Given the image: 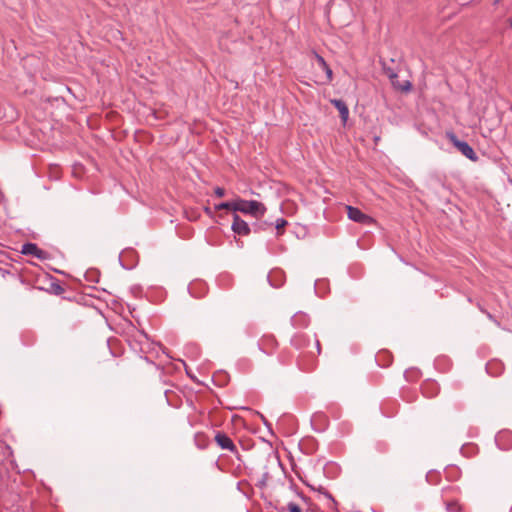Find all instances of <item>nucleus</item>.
<instances>
[{
    "mask_svg": "<svg viewBox=\"0 0 512 512\" xmlns=\"http://www.w3.org/2000/svg\"><path fill=\"white\" fill-rule=\"evenodd\" d=\"M236 205V212H242L244 214L251 215L256 219L261 218L266 212V207L261 202L255 200L249 201L236 198Z\"/></svg>",
    "mask_w": 512,
    "mask_h": 512,
    "instance_id": "obj_1",
    "label": "nucleus"
},
{
    "mask_svg": "<svg viewBox=\"0 0 512 512\" xmlns=\"http://www.w3.org/2000/svg\"><path fill=\"white\" fill-rule=\"evenodd\" d=\"M447 138L465 157L473 161L477 159L476 153L467 142L460 141L454 133H447Z\"/></svg>",
    "mask_w": 512,
    "mask_h": 512,
    "instance_id": "obj_2",
    "label": "nucleus"
},
{
    "mask_svg": "<svg viewBox=\"0 0 512 512\" xmlns=\"http://www.w3.org/2000/svg\"><path fill=\"white\" fill-rule=\"evenodd\" d=\"M346 210H347L348 218L354 222L365 224V225H371L374 223V220L372 217L364 214L362 211H360L356 207L346 206Z\"/></svg>",
    "mask_w": 512,
    "mask_h": 512,
    "instance_id": "obj_3",
    "label": "nucleus"
},
{
    "mask_svg": "<svg viewBox=\"0 0 512 512\" xmlns=\"http://www.w3.org/2000/svg\"><path fill=\"white\" fill-rule=\"evenodd\" d=\"M231 229L234 233L241 236H248L251 231L248 223L244 221L242 218H240V216L237 214L233 215Z\"/></svg>",
    "mask_w": 512,
    "mask_h": 512,
    "instance_id": "obj_4",
    "label": "nucleus"
},
{
    "mask_svg": "<svg viewBox=\"0 0 512 512\" xmlns=\"http://www.w3.org/2000/svg\"><path fill=\"white\" fill-rule=\"evenodd\" d=\"M21 253L24 255H31L38 259H46L47 253L43 250H41L36 244L34 243H26L22 246Z\"/></svg>",
    "mask_w": 512,
    "mask_h": 512,
    "instance_id": "obj_5",
    "label": "nucleus"
},
{
    "mask_svg": "<svg viewBox=\"0 0 512 512\" xmlns=\"http://www.w3.org/2000/svg\"><path fill=\"white\" fill-rule=\"evenodd\" d=\"M215 441L222 449L229 450L231 452H236L237 450L231 438L224 433H217L215 435Z\"/></svg>",
    "mask_w": 512,
    "mask_h": 512,
    "instance_id": "obj_6",
    "label": "nucleus"
},
{
    "mask_svg": "<svg viewBox=\"0 0 512 512\" xmlns=\"http://www.w3.org/2000/svg\"><path fill=\"white\" fill-rule=\"evenodd\" d=\"M331 103L337 108V110L340 113L342 122H343V124H345L349 117V109H348L347 105L342 100H338V99H332Z\"/></svg>",
    "mask_w": 512,
    "mask_h": 512,
    "instance_id": "obj_7",
    "label": "nucleus"
},
{
    "mask_svg": "<svg viewBox=\"0 0 512 512\" xmlns=\"http://www.w3.org/2000/svg\"><path fill=\"white\" fill-rule=\"evenodd\" d=\"M236 207H237V205H236V199H235V200L230 201V202L220 203V204L215 206V209L216 210L225 209V210H230V211L236 212Z\"/></svg>",
    "mask_w": 512,
    "mask_h": 512,
    "instance_id": "obj_8",
    "label": "nucleus"
},
{
    "mask_svg": "<svg viewBox=\"0 0 512 512\" xmlns=\"http://www.w3.org/2000/svg\"><path fill=\"white\" fill-rule=\"evenodd\" d=\"M446 508L448 512H462V506L457 501L447 502Z\"/></svg>",
    "mask_w": 512,
    "mask_h": 512,
    "instance_id": "obj_9",
    "label": "nucleus"
},
{
    "mask_svg": "<svg viewBox=\"0 0 512 512\" xmlns=\"http://www.w3.org/2000/svg\"><path fill=\"white\" fill-rule=\"evenodd\" d=\"M287 225V221L285 219H278L276 221V229L278 230L279 233H282L284 227Z\"/></svg>",
    "mask_w": 512,
    "mask_h": 512,
    "instance_id": "obj_10",
    "label": "nucleus"
},
{
    "mask_svg": "<svg viewBox=\"0 0 512 512\" xmlns=\"http://www.w3.org/2000/svg\"><path fill=\"white\" fill-rule=\"evenodd\" d=\"M287 509L289 512H302V509L295 503H289Z\"/></svg>",
    "mask_w": 512,
    "mask_h": 512,
    "instance_id": "obj_11",
    "label": "nucleus"
},
{
    "mask_svg": "<svg viewBox=\"0 0 512 512\" xmlns=\"http://www.w3.org/2000/svg\"><path fill=\"white\" fill-rule=\"evenodd\" d=\"M398 89L407 92L411 89V83L409 81H404L401 85L398 86Z\"/></svg>",
    "mask_w": 512,
    "mask_h": 512,
    "instance_id": "obj_12",
    "label": "nucleus"
},
{
    "mask_svg": "<svg viewBox=\"0 0 512 512\" xmlns=\"http://www.w3.org/2000/svg\"><path fill=\"white\" fill-rule=\"evenodd\" d=\"M316 59H317V62L318 64L320 65V67L323 69V68H327V63L325 62L324 58L319 56V55H316Z\"/></svg>",
    "mask_w": 512,
    "mask_h": 512,
    "instance_id": "obj_13",
    "label": "nucleus"
},
{
    "mask_svg": "<svg viewBox=\"0 0 512 512\" xmlns=\"http://www.w3.org/2000/svg\"><path fill=\"white\" fill-rule=\"evenodd\" d=\"M214 193L217 197H223L225 195V190L221 187H216Z\"/></svg>",
    "mask_w": 512,
    "mask_h": 512,
    "instance_id": "obj_14",
    "label": "nucleus"
},
{
    "mask_svg": "<svg viewBox=\"0 0 512 512\" xmlns=\"http://www.w3.org/2000/svg\"><path fill=\"white\" fill-rule=\"evenodd\" d=\"M139 344H140V351L146 352V346H149L148 341L146 340L145 342H143V341L139 340Z\"/></svg>",
    "mask_w": 512,
    "mask_h": 512,
    "instance_id": "obj_15",
    "label": "nucleus"
},
{
    "mask_svg": "<svg viewBox=\"0 0 512 512\" xmlns=\"http://www.w3.org/2000/svg\"><path fill=\"white\" fill-rule=\"evenodd\" d=\"M323 70L326 72L328 79L331 80L332 79V70L329 68V66H327V68H323Z\"/></svg>",
    "mask_w": 512,
    "mask_h": 512,
    "instance_id": "obj_16",
    "label": "nucleus"
},
{
    "mask_svg": "<svg viewBox=\"0 0 512 512\" xmlns=\"http://www.w3.org/2000/svg\"><path fill=\"white\" fill-rule=\"evenodd\" d=\"M396 78H397L396 75L392 77V84L395 88L398 89V86L401 84L395 80Z\"/></svg>",
    "mask_w": 512,
    "mask_h": 512,
    "instance_id": "obj_17",
    "label": "nucleus"
},
{
    "mask_svg": "<svg viewBox=\"0 0 512 512\" xmlns=\"http://www.w3.org/2000/svg\"><path fill=\"white\" fill-rule=\"evenodd\" d=\"M509 25L512 27V18L508 20Z\"/></svg>",
    "mask_w": 512,
    "mask_h": 512,
    "instance_id": "obj_18",
    "label": "nucleus"
}]
</instances>
